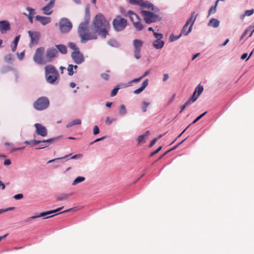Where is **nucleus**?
Segmentation results:
<instances>
[{"label": "nucleus", "instance_id": "45", "mask_svg": "<svg viewBox=\"0 0 254 254\" xmlns=\"http://www.w3.org/2000/svg\"><path fill=\"white\" fill-rule=\"evenodd\" d=\"M249 31H250V29L248 27L245 30V31L242 34L240 38V40H242L243 38L246 36V35L247 34L248 32H249Z\"/></svg>", "mask_w": 254, "mask_h": 254}, {"label": "nucleus", "instance_id": "6", "mask_svg": "<svg viewBox=\"0 0 254 254\" xmlns=\"http://www.w3.org/2000/svg\"><path fill=\"white\" fill-rule=\"evenodd\" d=\"M72 28V24L67 18H62L59 21V29L62 33L69 32Z\"/></svg>", "mask_w": 254, "mask_h": 254}, {"label": "nucleus", "instance_id": "30", "mask_svg": "<svg viewBox=\"0 0 254 254\" xmlns=\"http://www.w3.org/2000/svg\"><path fill=\"white\" fill-rule=\"evenodd\" d=\"M85 178L83 177H77L72 182V185H75L78 183L82 182L85 180Z\"/></svg>", "mask_w": 254, "mask_h": 254}, {"label": "nucleus", "instance_id": "63", "mask_svg": "<svg viewBox=\"0 0 254 254\" xmlns=\"http://www.w3.org/2000/svg\"><path fill=\"white\" fill-rule=\"evenodd\" d=\"M169 78V75L167 73H165L163 75V80L164 81H166Z\"/></svg>", "mask_w": 254, "mask_h": 254}, {"label": "nucleus", "instance_id": "13", "mask_svg": "<svg viewBox=\"0 0 254 254\" xmlns=\"http://www.w3.org/2000/svg\"><path fill=\"white\" fill-rule=\"evenodd\" d=\"M62 208H63V207L58 208L55 210L42 212V213H40L39 215L32 216L28 218L26 220H25V222H28L32 219H35V218H39L41 217H44L48 215H50V214L56 213V212H58L59 211L61 210Z\"/></svg>", "mask_w": 254, "mask_h": 254}, {"label": "nucleus", "instance_id": "51", "mask_svg": "<svg viewBox=\"0 0 254 254\" xmlns=\"http://www.w3.org/2000/svg\"><path fill=\"white\" fill-rule=\"evenodd\" d=\"M101 76L105 80H108L109 78V75L107 73H102Z\"/></svg>", "mask_w": 254, "mask_h": 254}, {"label": "nucleus", "instance_id": "37", "mask_svg": "<svg viewBox=\"0 0 254 254\" xmlns=\"http://www.w3.org/2000/svg\"><path fill=\"white\" fill-rule=\"evenodd\" d=\"M150 105L149 102H143L142 103V110L143 112H146L147 111V108L148 106Z\"/></svg>", "mask_w": 254, "mask_h": 254}, {"label": "nucleus", "instance_id": "14", "mask_svg": "<svg viewBox=\"0 0 254 254\" xmlns=\"http://www.w3.org/2000/svg\"><path fill=\"white\" fill-rule=\"evenodd\" d=\"M195 14L194 12H193L191 14V16L187 20L186 24L187 25H189L190 24L188 31H187L186 33H185V35H188L192 30V26L195 22V20L196 19L197 14L195 15L194 17V15Z\"/></svg>", "mask_w": 254, "mask_h": 254}, {"label": "nucleus", "instance_id": "61", "mask_svg": "<svg viewBox=\"0 0 254 254\" xmlns=\"http://www.w3.org/2000/svg\"><path fill=\"white\" fill-rule=\"evenodd\" d=\"M81 157H82V154H75L74 156H73L72 157H71V159H76L78 158H80Z\"/></svg>", "mask_w": 254, "mask_h": 254}, {"label": "nucleus", "instance_id": "38", "mask_svg": "<svg viewBox=\"0 0 254 254\" xmlns=\"http://www.w3.org/2000/svg\"><path fill=\"white\" fill-rule=\"evenodd\" d=\"M119 89H120V88H119V87H118V86H117L115 88H114L111 93V95H110L111 96L114 97V96H116L117 95V92H118V90H119Z\"/></svg>", "mask_w": 254, "mask_h": 254}, {"label": "nucleus", "instance_id": "15", "mask_svg": "<svg viewBox=\"0 0 254 254\" xmlns=\"http://www.w3.org/2000/svg\"><path fill=\"white\" fill-rule=\"evenodd\" d=\"M10 29V25L6 20L0 21V32L2 34H5L7 31Z\"/></svg>", "mask_w": 254, "mask_h": 254}, {"label": "nucleus", "instance_id": "36", "mask_svg": "<svg viewBox=\"0 0 254 254\" xmlns=\"http://www.w3.org/2000/svg\"><path fill=\"white\" fill-rule=\"evenodd\" d=\"M69 196V195L68 194H62L60 195L57 197V200L58 201H60V200L66 199Z\"/></svg>", "mask_w": 254, "mask_h": 254}, {"label": "nucleus", "instance_id": "60", "mask_svg": "<svg viewBox=\"0 0 254 254\" xmlns=\"http://www.w3.org/2000/svg\"><path fill=\"white\" fill-rule=\"evenodd\" d=\"M4 165H9L11 164V161L9 159H6L3 163Z\"/></svg>", "mask_w": 254, "mask_h": 254}, {"label": "nucleus", "instance_id": "47", "mask_svg": "<svg viewBox=\"0 0 254 254\" xmlns=\"http://www.w3.org/2000/svg\"><path fill=\"white\" fill-rule=\"evenodd\" d=\"M17 55L18 59L20 60H22L24 57V55H25L24 52L23 51V52H21L20 54L17 53Z\"/></svg>", "mask_w": 254, "mask_h": 254}, {"label": "nucleus", "instance_id": "34", "mask_svg": "<svg viewBox=\"0 0 254 254\" xmlns=\"http://www.w3.org/2000/svg\"><path fill=\"white\" fill-rule=\"evenodd\" d=\"M142 0H128V2L132 5L141 6Z\"/></svg>", "mask_w": 254, "mask_h": 254}, {"label": "nucleus", "instance_id": "53", "mask_svg": "<svg viewBox=\"0 0 254 254\" xmlns=\"http://www.w3.org/2000/svg\"><path fill=\"white\" fill-rule=\"evenodd\" d=\"M23 195L21 193H19V194H16L14 196V198L15 199H20L22 198H23Z\"/></svg>", "mask_w": 254, "mask_h": 254}, {"label": "nucleus", "instance_id": "41", "mask_svg": "<svg viewBox=\"0 0 254 254\" xmlns=\"http://www.w3.org/2000/svg\"><path fill=\"white\" fill-rule=\"evenodd\" d=\"M216 11V8L215 6H212L208 10V15L209 16L211 14H214Z\"/></svg>", "mask_w": 254, "mask_h": 254}, {"label": "nucleus", "instance_id": "54", "mask_svg": "<svg viewBox=\"0 0 254 254\" xmlns=\"http://www.w3.org/2000/svg\"><path fill=\"white\" fill-rule=\"evenodd\" d=\"M161 39L160 40H155L153 43V46H154V47L157 49V44H160V41H161Z\"/></svg>", "mask_w": 254, "mask_h": 254}, {"label": "nucleus", "instance_id": "23", "mask_svg": "<svg viewBox=\"0 0 254 254\" xmlns=\"http://www.w3.org/2000/svg\"><path fill=\"white\" fill-rule=\"evenodd\" d=\"M220 25V22L217 19L212 18L207 24L208 26H211L213 28H217Z\"/></svg>", "mask_w": 254, "mask_h": 254}, {"label": "nucleus", "instance_id": "27", "mask_svg": "<svg viewBox=\"0 0 254 254\" xmlns=\"http://www.w3.org/2000/svg\"><path fill=\"white\" fill-rule=\"evenodd\" d=\"M77 66L76 64H68L67 67L68 74L69 75H72L74 72H76Z\"/></svg>", "mask_w": 254, "mask_h": 254}, {"label": "nucleus", "instance_id": "58", "mask_svg": "<svg viewBox=\"0 0 254 254\" xmlns=\"http://www.w3.org/2000/svg\"><path fill=\"white\" fill-rule=\"evenodd\" d=\"M121 12L123 14V16L127 17L128 16L127 12V13L126 11L122 8L121 9Z\"/></svg>", "mask_w": 254, "mask_h": 254}, {"label": "nucleus", "instance_id": "44", "mask_svg": "<svg viewBox=\"0 0 254 254\" xmlns=\"http://www.w3.org/2000/svg\"><path fill=\"white\" fill-rule=\"evenodd\" d=\"M254 13V9H252L250 10H247L245 11V13L246 16H251Z\"/></svg>", "mask_w": 254, "mask_h": 254}, {"label": "nucleus", "instance_id": "26", "mask_svg": "<svg viewBox=\"0 0 254 254\" xmlns=\"http://www.w3.org/2000/svg\"><path fill=\"white\" fill-rule=\"evenodd\" d=\"M107 43L109 46L114 48H118L120 46V44L114 38L110 39Z\"/></svg>", "mask_w": 254, "mask_h": 254}, {"label": "nucleus", "instance_id": "46", "mask_svg": "<svg viewBox=\"0 0 254 254\" xmlns=\"http://www.w3.org/2000/svg\"><path fill=\"white\" fill-rule=\"evenodd\" d=\"M161 149H162V146L159 147L156 150H155L154 151L152 152L150 154V156L152 157V156H154V155L157 154L159 151H160L161 150Z\"/></svg>", "mask_w": 254, "mask_h": 254}, {"label": "nucleus", "instance_id": "39", "mask_svg": "<svg viewBox=\"0 0 254 254\" xmlns=\"http://www.w3.org/2000/svg\"><path fill=\"white\" fill-rule=\"evenodd\" d=\"M26 10L29 12L28 15H31L32 16H33V15L35 14V9L33 8H32L30 7L27 6L26 8Z\"/></svg>", "mask_w": 254, "mask_h": 254}, {"label": "nucleus", "instance_id": "55", "mask_svg": "<svg viewBox=\"0 0 254 254\" xmlns=\"http://www.w3.org/2000/svg\"><path fill=\"white\" fill-rule=\"evenodd\" d=\"M157 140H158V138H155L154 139H153L150 143L149 147H151L153 145H154L155 144V143L156 142Z\"/></svg>", "mask_w": 254, "mask_h": 254}, {"label": "nucleus", "instance_id": "9", "mask_svg": "<svg viewBox=\"0 0 254 254\" xmlns=\"http://www.w3.org/2000/svg\"><path fill=\"white\" fill-rule=\"evenodd\" d=\"M59 53L57 49L52 47L48 48L46 53L45 57L48 62L52 61L53 59L58 56Z\"/></svg>", "mask_w": 254, "mask_h": 254}, {"label": "nucleus", "instance_id": "62", "mask_svg": "<svg viewBox=\"0 0 254 254\" xmlns=\"http://www.w3.org/2000/svg\"><path fill=\"white\" fill-rule=\"evenodd\" d=\"M150 73V70H148L145 72V73L141 76V78H143L145 76H147Z\"/></svg>", "mask_w": 254, "mask_h": 254}, {"label": "nucleus", "instance_id": "18", "mask_svg": "<svg viewBox=\"0 0 254 254\" xmlns=\"http://www.w3.org/2000/svg\"><path fill=\"white\" fill-rule=\"evenodd\" d=\"M35 20L39 21L43 25H46L51 21V19L50 17L43 16L41 15H36L35 16Z\"/></svg>", "mask_w": 254, "mask_h": 254}, {"label": "nucleus", "instance_id": "21", "mask_svg": "<svg viewBox=\"0 0 254 254\" xmlns=\"http://www.w3.org/2000/svg\"><path fill=\"white\" fill-rule=\"evenodd\" d=\"M148 79L145 80L142 83L141 86L138 89H137L133 91V93L135 94H138L140 93H141L148 85Z\"/></svg>", "mask_w": 254, "mask_h": 254}, {"label": "nucleus", "instance_id": "64", "mask_svg": "<svg viewBox=\"0 0 254 254\" xmlns=\"http://www.w3.org/2000/svg\"><path fill=\"white\" fill-rule=\"evenodd\" d=\"M113 120H110L109 117H107L106 120V124L110 125L112 123Z\"/></svg>", "mask_w": 254, "mask_h": 254}, {"label": "nucleus", "instance_id": "8", "mask_svg": "<svg viewBox=\"0 0 254 254\" xmlns=\"http://www.w3.org/2000/svg\"><path fill=\"white\" fill-rule=\"evenodd\" d=\"M141 14L145 22L147 24L157 21L159 18V16L157 14L146 10H142Z\"/></svg>", "mask_w": 254, "mask_h": 254}, {"label": "nucleus", "instance_id": "19", "mask_svg": "<svg viewBox=\"0 0 254 254\" xmlns=\"http://www.w3.org/2000/svg\"><path fill=\"white\" fill-rule=\"evenodd\" d=\"M127 15V16L129 17V19L130 21L132 22V24H133L134 22H136L137 21L140 20V17L132 10L128 11Z\"/></svg>", "mask_w": 254, "mask_h": 254}, {"label": "nucleus", "instance_id": "33", "mask_svg": "<svg viewBox=\"0 0 254 254\" xmlns=\"http://www.w3.org/2000/svg\"><path fill=\"white\" fill-rule=\"evenodd\" d=\"M146 138L145 135H139L137 138V142L138 144L144 143L146 142Z\"/></svg>", "mask_w": 254, "mask_h": 254}, {"label": "nucleus", "instance_id": "28", "mask_svg": "<svg viewBox=\"0 0 254 254\" xmlns=\"http://www.w3.org/2000/svg\"><path fill=\"white\" fill-rule=\"evenodd\" d=\"M133 25L135 29L138 31H141L144 27V26L140 22V20L134 22Z\"/></svg>", "mask_w": 254, "mask_h": 254}, {"label": "nucleus", "instance_id": "43", "mask_svg": "<svg viewBox=\"0 0 254 254\" xmlns=\"http://www.w3.org/2000/svg\"><path fill=\"white\" fill-rule=\"evenodd\" d=\"M140 50H134V56L136 59H139L140 58Z\"/></svg>", "mask_w": 254, "mask_h": 254}, {"label": "nucleus", "instance_id": "4", "mask_svg": "<svg viewBox=\"0 0 254 254\" xmlns=\"http://www.w3.org/2000/svg\"><path fill=\"white\" fill-rule=\"evenodd\" d=\"M45 68L47 81L50 84L55 83L59 76L58 71L52 65H48Z\"/></svg>", "mask_w": 254, "mask_h": 254}, {"label": "nucleus", "instance_id": "1", "mask_svg": "<svg viewBox=\"0 0 254 254\" xmlns=\"http://www.w3.org/2000/svg\"><path fill=\"white\" fill-rule=\"evenodd\" d=\"M90 19V11L88 7L85 9L84 20L82 22L78 28V34L81 38V43H85L89 40L96 39L97 34L95 33H89L88 23Z\"/></svg>", "mask_w": 254, "mask_h": 254}, {"label": "nucleus", "instance_id": "25", "mask_svg": "<svg viewBox=\"0 0 254 254\" xmlns=\"http://www.w3.org/2000/svg\"><path fill=\"white\" fill-rule=\"evenodd\" d=\"M20 38V35L16 36L15 37L12 43V45H11V51L13 52H15L16 50L17 44L18 43Z\"/></svg>", "mask_w": 254, "mask_h": 254}, {"label": "nucleus", "instance_id": "16", "mask_svg": "<svg viewBox=\"0 0 254 254\" xmlns=\"http://www.w3.org/2000/svg\"><path fill=\"white\" fill-rule=\"evenodd\" d=\"M203 90V86L199 84L195 88V90L193 93L192 96L191 98H190L192 100V102H194L196 100V99L202 92Z\"/></svg>", "mask_w": 254, "mask_h": 254}, {"label": "nucleus", "instance_id": "29", "mask_svg": "<svg viewBox=\"0 0 254 254\" xmlns=\"http://www.w3.org/2000/svg\"><path fill=\"white\" fill-rule=\"evenodd\" d=\"M81 123V122L80 120L77 119L73 120L71 122L67 124L66 127H70L71 126H74V125H80Z\"/></svg>", "mask_w": 254, "mask_h": 254}, {"label": "nucleus", "instance_id": "59", "mask_svg": "<svg viewBox=\"0 0 254 254\" xmlns=\"http://www.w3.org/2000/svg\"><path fill=\"white\" fill-rule=\"evenodd\" d=\"M142 79V78H141V77H139V78H135L134 79H133L132 80H131L130 82V83H133V82H139L141 79Z\"/></svg>", "mask_w": 254, "mask_h": 254}, {"label": "nucleus", "instance_id": "22", "mask_svg": "<svg viewBox=\"0 0 254 254\" xmlns=\"http://www.w3.org/2000/svg\"><path fill=\"white\" fill-rule=\"evenodd\" d=\"M56 49L62 54L64 55L67 53L66 47L64 44H59L56 45Z\"/></svg>", "mask_w": 254, "mask_h": 254}, {"label": "nucleus", "instance_id": "32", "mask_svg": "<svg viewBox=\"0 0 254 254\" xmlns=\"http://www.w3.org/2000/svg\"><path fill=\"white\" fill-rule=\"evenodd\" d=\"M4 60L6 63H12L13 62V57L10 54H7L4 56Z\"/></svg>", "mask_w": 254, "mask_h": 254}, {"label": "nucleus", "instance_id": "5", "mask_svg": "<svg viewBox=\"0 0 254 254\" xmlns=\"http://www.w3.org/2000/svg\"><path fill=\"white\" fill-rule=\"evenodd\" d=\"M113 25L116 31L119 32L123 30L127 25V20L121 17L120 16H117L113 20Z\"/></svg>", "mask_w": 254, "mask_h": 254}, {"label": "nucleus", "instance_id": "12", "mask_svg": "<svg viewBox=\"0 0 254 254\" xmlns=\"http://www.w3.org/2000/svg\"><path fill=\"white\" fill-rule=\"evenodd\" d=\"M36 128V133L37 135L43 137L46 136L47 135V129L41 124L36 123L34 125Z\"/></svg>", "mask_w": 254, "mask_h": 254}, {"label": "nucleus", "instance_id": "52", "mask_svg": "<svg viewBox=\"0 0 254 254\" xmlns=\"http://www.w3.org/2000/svg\"><path fill=\"white\" fill-rule=\"evenodd\" d=\"M43 143V144L41 145L39 147L37 148V149L44 148L46 147H47L48 146H49V145L50 144L49 143Z\"/></svg>", "mask_w": 254, "mask_h": 254}, {"label": "nucleus", "instance_id": "56", "mask_svg": "<svg viewBox=\"0 0 254 254\" xmlns=\"http://www.w3.org/2000/svg\"><path fill=\"white\" fill-rule=\"evenodd\" d=\"M187 138H185V139H184L183 140H182L181 142H180L179 144H178L177 145L175 146L174 147H173L172 149H171L170 150H169V151H171V150H174L178 146H179L180 144H181L183 142H184L186 140Z\"/></svg>", "mask_w": 254, "mask_h": 254}, {"label": "nucleus", "instance_id": "31", "mask_svg": "<svg viewBox=\"0 0 254 254\" xmlns=\"http://www.w3.org/2000/svg\"><path fill=\"white\" fill-rule=\"evenodd\" d=\"M182 35V34H181V33L179 35L177 36L174 35V34H171L169 37V41L172 42L177 40L181 37Z\"/></svg>", "mask_w": 254, "mask_h": 254}, {"label": "nucleus", "instance_id": "35", "mask_svg": "<svg viewBox=\"0 0 254 254\" xmlns=\"http://www.w3.org/2000/svg\"><path fill=\"white\" fill-rule=\"evenodd\" d=\"M127 113L126 107L124 105H121L120 107L119 114L121 115H124Z\"/></svg>", "mask_w": 254, "mask_h": 254}, {"label": "nucleus", "instance_id": "50", "mask_svg": "<svg viewBox=\"0 0 254 254\" xmlns=\"http://www.w3.org/2000/svg\"><path fill=\"white\" fill-rule=\"evenodd\" d=\"M164 45V42L163 40H161L160 41V44H157V49H161Z\"/></svg>", "mask_w": 254, "mask_h": 254}, {"label": "nucleus", "instance_id": "42", "mask_svg": "<svg viewBox=\"0 0 254 254\" xmlns=\"http://www.w3.org/2000/svg\"><path fill=\"white\" fill-rule=\"evenodd\" d=\"M154 37L156 38V40H160L163 38V34L161 33H158L156 32L153 33Z\"/></svg>", "mask_w": 254, "mask_h": 254}, {"label": "nucleus", "instance_id": "17", "mask_svg": "<svg viewBox=\"0 0 254 254\" xmlns=\"http://www.w3.org/2000/svg\"><path fill=\"white\" fill-rule=\"evenodd\" d=\"M140 6L151 9L156 12H157L159 11V9L157 7H155L152 3L147 0L143 1V0H142Z\"/></svg>", "mask_w": 254, "mask_h": 254}, {"label": "nucleus", "instance_id": "3", "mask_svg": "<svg viewBox=\"0 0 254 254\" xmlns=\"http://www.w3.org/2000/svg\"><path fill=\"white\" fill-rule=\"evenodd\" d=\"M68 47L73 50L71 54V57L75 64H82L84 62V57L83 55L80 52L79 49L76 46L75 43L73 42H68Z\"/></svg>", "mask_w": 254, "mask_h": 254}, {"label": "nucleus", "instance_id": "10", "mask_svg": "<svg viewBox=\"0 0 254 254\" xmlns=\"http://www.w3.org/2000/svg\"><path fill=\"white\" fill-rule=\"evenodd\" d=\"M44 53V48L40 47L37 49L33 57L35 63L37 64H42Z\"/></svg>", "mask_w": 254, "mask_h": 254}, {"label": "nucleus", "instance_id": "48", "mask_svg": "<svg viewBox=\"0 0 254 254\" xmlns=\"http://www.w3.org/2000/svg\"><path fill=\"white\" fill-rule=\"evenodd\" d=\"M99 132V129L97 126H95L93 128V134L96 135Z\"/></svg>", "mask_w": 254, "mask_h": 254}, {"label": "nucleus", "instance_id": "7", "mask_svg": "<svg viewBox=\"0 0 254 254\" xmlns=\"http://www.w3.org/2000/svg\"><path fill=\"white\" fill-rule=\"evenodd\" d=\"M50 104L48 99L46 97H42L38 98L33 104L34 108L39 111H41L47 109Z\"/></svg>", "mask_w": 254, "mask_h": 254}, {"label": "nucleus", "instance_id": "11", "mask_svg": "<svg viewBox=\"0 0 254 254\" xmlns=\"http://www.w3.org/2000/svg\"><path fill=\"white\" fill-rule=\"evenodd\" d=\"M28 35L30 38V44L37 45L40 38V33L38 31H28Z\"/></svg>", "mask_w": 254, "mask_h": 254}, {"label": "nucleus", "instance_id": "20", "mask_svg": "<svg viewBox=\"0 0 254 254\" xmlns=\"http://www.w3.org/2000/svg\"><path fill=\"white\" fill-rule=\"evenodd\" d=\"M134 50H140L143 45V42L138 39H135L133 41Z\"/></svg>", "mask_w": 254, "mask_h": 254}, {"label": "nucleus", "instance_id": "24", "mask_svg": "<svg viewBox=\"0 0 254 254\" xmlns=\"http://www.w3.org/2000/svg\"><path fill=\"white\" fill-rule=\"evenodd\" d=\"M55 140V138H52L47 140H31L30 143L33 144V145H37L38 144H39L40 143H51L53 142V141Z\"/></svg>", "mask_w": 254, "mask_h": 254}, {"label": "nucleus", "instance_id": "40", "mask_svg": "<svg viewBox=\"0 0 254 254\" xmlns=\"http://www.w3.org/2000/svg\"><path fill=\"white\" fill-rule=\"evenodd\" d=\"M71 155V154H69L66 155H65L64 157H60V158H55V159H52V160H50L47 163H52V162H55V161H56L57 160H60V159H64V158H66L67 157L70 156Z\"/></svg>", "mask_w": 254, "mask_h": 254}, {"label": "nucleus", "instance_id": "57", "mask_svg": "<svg viewBox=\"0 0 254 254\" xmlns=\"http://www.w3.org/2000/svg\"><path fill=\"white\" fill-rule=\"evenodd\" d=\"M194 102H192V100L190 98L188 101H187L184 104L186 106H187L189 105H190L193 103Z\"/></svg>", "mask_w": 254, "mask_h": 254}, {"label": "nucleus", "instance_id": "2", "mask_svg": "<svg viewBox=\"0 0 254 254\" xmlns=\"http://www.w3.org/2000/svg\"><path fill=\"white\" fill-rule=\"evenodd\" d=\"M93 26L95 34H98L102 38H105L109 34L110 25L102 13H98L95 16L93 20Z\"/></svg>", "mask_w": 254, "mask_h": 254}, {"label": "nucleus", "instance_id": "49", "mask_svg": "<svg viewBox=\"0 0 254 254\" xmlns=\"http://www.w3.org/2000/svg\"><path fill=\"white\" fill-rule=\"evenodd\" d=\"M188 25H187L186 24H185V25L183 26V29L181 30V34H184L185 35V33H186V29L188 27Z\"/></svg>", "mask_w": 254, "mask_h": 254}]
</instances>
